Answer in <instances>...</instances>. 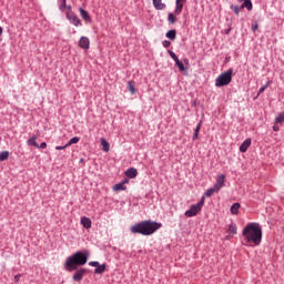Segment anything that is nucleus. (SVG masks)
Listing matches in <instances>:
<instances>
[{
	"instance_id": "f257e3e1",
	"label": "nucleus",
	"mask_w": 284,
	"mask_h": 284,
	"mask_svg": "<svg viewBox=\"0 0 284 284\" xmlns=\"http://www.w3.org/2000/svg\"><path fill=\"white\" fill-rule=\"evenodd\" d=\"M242 235L244 236L245 242L258 246L263 241V229L261 227V224L251 222L243 229Z\"/></svg>"
},
{
	"instance_id": "f03ea898",
	"label": "nucleus",
	"mask_w": 284,
	"mask_h": 284,
	"mask_svg": "<svg viewBox=\"0 0 284 284\" xmlns=\"http://www.w3.org/2000/svg\"><path fill=\"white\" fill-rule=\"evenodd\" d=\"M162 224L150 220L142 221L131 226V234H142V236H152L154 232L161 230Z\"/></svg>"
},
{
	"instance_id": "7ed1b4c3",
	"label": "nucleus",
	"mask_w": 284,
	"mask_h": 284,
	"mask_svg": "<svg viewBox=\"0 0 284 284\" xmlns=\"http://www.w3.org/2000/svg\"><path fill=\"white\" fill-rule=\"evenodd\" d=\"M89 256L90 253H88V251H79L74 253L73 255L67 257L64 263V270H67V272H74V270H78V267H81V265H85V263H88Z\"/></svg>"
},
{
	"instance_id": "20e7f679",
	"label": "nucleus",
	"mask_w": 284,
	"mask_h": 284,
	"mask_svg": "<svg viewBox=\"0 0 284 284\" xmlns=\"http://www.w3.org/2000/svg\"><path fill=\"white\" fill-rule=\"evenodd\" d=\"M233 70L230 69L225 71L224 73L220 74L215 80L216 88H223V85H230L232 83V74Z\"/></svg>"
},
{
	"instance_id": "39448f33",
	"label": "nucleus",
	"mask_w": 284,
	"mask_h": 284,
	"mask_svg": "<svg viewBox=\"0 0 284 284\" xmlns=\"http://www.w3.org/2000/svg\"><path fill=\"white\" fill-rule=\"evenodd\" d=\"M203 205H205V197L202 196L197 204H192L190 210L185 211L184 215L187 219H192V216H196L201 210H203Z\"/></svg>"
},
{
	"instance_id": "423d86ee",
	"label": "nucleus",
	"mask_w": 284,
	"mask_h": 284,
	"mask_svg": "<svg viewBox=\"0 0 284 284\" xmlns=\"http://www.w3.org/2000/svg\"><path fill=\"white\" fill-rule=\"evenodd\" d=\"M68 12H67V19L70 21V23H72V26H75V28H79V26H81V19H79V17H77V14H74V12H72V7H68Z\"/></svg>"
},
{
	"instance_id": "0eeeda50",
	"label": "nucleus",
	"mask_w": 284,
	"mask_h": 284,
	"mask_svg": "<svg viewBox=\"0 0 284 284\" xmlns=\"http://www.w3.org/2000/svg\"><path fill=\"white\" fill-rule=\"evenodd\" d=\"M89 265L91 267H97L94 274H103L108 267L105 264H100L99 262H89Z\"/></svg>"
},
{
	"instance_id": "6e6552de",
	"label": "nucleus",
	"mask_w": 284,
	"mask_h": 284,
	"mask_svg": "<svg viewBox=\"0 0 284 284\" xmlns=\"http://www.w3.org/2000/svg\"><path fill=\"white\" fill-rule=\"evenodd\" d=\"M225 185V174H220L216 178V182L213 185L219 192H221V189Z\"/></svg>"
},
{
	"instance_id": "1a4fd4ad",
	"label": "nucleus",
	"mask_w": 284,
	"mask_h": 284,
	"mask_svg": "<svg viewBox=\"0 0 284 284\" xmlns=\"http://www.w3.org/2000/svg\"><path fill=\"white\" fill-rule=\"evenodd\" d=\"M85 272H88V270L85 268H80L74 274H73V281H75L77 283L83 281V276H85Z\"/></svg>"
},
{
	"instance_id": "9d476101",
	"label": "nucleus",
	"mask_w": 284,
	"mask_h": 284,
	"mask_svg": "<svg viewBox=\"0 0 284 284\" xmlns=\"http://www.w3.org/2000/svg\"><path fill=\"white\" fill-rule=\"evenodd\" d=\"M79 48L82 50H90V39L88 37H81L79 40Z\"/></svg>"
},
{
	"instance_id": "9b49d317",
	"label": "nucleus",
	"mask_w": 284,
	"mask_h": 284,
	"mask_svg": "<svg viewBox=\"0 0 284 284\" xmlns=\"http://www.w3.org/2000/svg\"><path fill=\"white\" fill-rule=\"evenodd\" d=\"M79 12L83 21H85L87 23H92V18L90 17V13H88L87 10H84L83 8H80Z\"/></svg>"
},
{
	"instance_id": "f8f14e48",
	"label": "nucleus",
	"mask_w": 284,
	"mask_h": 284,
	"mask_svg": "<svg viewBox=\"0 0 284 284\" xmlns=\"http://www.w3.org/2000/svg\"><path fill=\"white\" fill-rule=\"evenodd\" d=\"M80 223L85 230H90V227H92V220L89 217L82 216Z\"/></svg>"
},
{
	"instance_id": "ddd939ff",
	"label": "nucleus",
	"mask_w": 284,
	"mask_h": 284,
	"mask_svg": "<svg viewBox=\"0 0 284 284\" xmlns=\"http://www.w3.org/2000/svg\"><path fill=\"white\" fill-rule=\"evenodd\" d=\"M138 174H139V171H136V169L134 168H130L125 171V176H128V179H136Z\"/></svg>"
},
{
	"instance_id": "4468645a",
	"label": "nucleus",
	"mask_w": 284,
	"mask_h": 284,
	"mask_svg": "<svg viewBox=\"0 0 284 284\" xmlns=\"http://www.w3.org/2000/svg\"><path fill=\"white\" fill-rule=\"evenodd\" d=\"M250 145H252V140L246 139L241 145H240V152H247Z\"/></svg>"
},
{
	"instance_id": "2eb2a0df",
	"label": "nucleus",
	"mask_w": 284,
	"mask_h": 284,
	"mask_svg": "<svg viewBox=\"0 0 284 284\" xmlns=\"http://www.w3.org/2000/svg\"><path fill=\"white\" fill-rule=\"evenodd\" d=\"M175 3H176V7L174 10V14L179 16L181 14V12H183V0H176Z\"/></svg>"
},
{
	"instance_id": "dca6fc26",
	"label": "nucleus",
	"mask_w": 284,
	"mask_h": 284,
	"mask_svg": "<svg viewBox=\"0 0 284 284\" xmlns=\"http://www.w3.org/2000/svg\"><path fill=\"white\" fill-rule=\"evenodd\" d=\"M155 10H165V3L162 0H152Z\"/></svg>"
},
{
	"instance_id": "f3484780",
	"label": "nucleus",
	"mask_w": 284,
	"mask_h": 284,
	"mask_svg": "<svg viewBox=\"0 0 284 284\" xmlns=\"http://www.w3.org/2000/svg\"><path fill=\"white\" fill-rule=\"evenodd\" d=\"M100 143L102 145L103 152H110V143L105 140V138H101Z\"/></svg>"
},
{
	"instance_id": "a211bd4d",
	"label": "nucleus",
	"mask_w": 284,
	"mask_h": 284,
	"mask_svg": "<svg viewBox=\"0 0 284 284\" xmlns=\"http://www.w3.org/2000/svg\"><path fill=\"white\" fill-rule=\"evenodd\" d=\"M244 8H246V10H248V12H251L253 6H252V0H244V2L241 6V10H244Z\"/></svg>"
},
{
	"instance_id": "6ab92c4d",
	"label": "nucleus",
	"mask_w": 284,
	"mask_h": 284,
	"mask_svg": "<svg viewBox=\"0 0 284 284\" xmlns=\"http://www.w3.org/2000/svg\"><path fill=\"white\" fill-rule=\"evenodd\" d=\"M128 190V187L125 185H123V183H118L115 185H113V192H121V191H125Z\"/></svg>"
},
{
	"instance_id": "aec40b11",
	"label": "nucleus",
	"mask_w": 284,
	"mask_h": 284,
	"mask_svg": "<svg viewBox=\"0 0 284 284\" xmlns=\"http://www.w3.org/2000/svg\"><path fill=\"white\" fill-rule=\"evenodd\" d=\"M215 193H219V191L216 190V187L213 185V187H211V189H209V190H206L205 191V193H204V197L206 196V197H210V196H212L213 194H215Z\"/></svg>"
},
{
	"instance_id": "412c9836",
	"label": "nucleus",
	"mask_w": 284,
	"mask_h": 284,
	"mask_svg": "<svg viewBox=\"0 0 284 284\" xmlns=\"http://www.w3.org/2000/svg\"><path fill=\"white\" fill-rule=\"evenodd\" d=\"M239 210H241V204L240 203H234L231 206V213L234 214L235 216L239 214Z\"/></svg>"
},
{
	"instance_id": "4be33fe9",
	"label": "nucleus",
	"mask_w": 284,
	"mask_h": 284,
	"mask_svg": "<svg viewBox=\"0 0 284 284\" xmlns=\"http://www.w3.org/2000/svg\"><path fill=\"white\" fill-rule=\"evenodd\" d=\"M166 39H170L171 41H174L176 39V30H170L166 32Z\"/></svg>"
},
{
	"instance_id": "5701e85b",
	"label": "nucleus",
	"mask_w": 284,
	"mask_h": 284,
	"mask_svg": "<svg viewBox=\"0 0 284 284\" xmlns=\"http://www.w3.org/2000/svg\"><path fill=\"white\" fill-rule=\"evenodd\" d=\"M168 21H169V23L174 26V23H176V13H169L168 14Z\"/></svg>"
},
{
	"instance_id": "b1692460",
	"label": "nucleus",
	"mask_w": 284,
	"mask_h": 284,
	"mask_svg": "<svg viewBox=\"0 0 284 284\" xmlns=\"http://www.w3.org/2000/svg\"><path fill=\"white\" fill-rule=\"evenodd\" d=\"M128 90H129V92H131L132 94H136V88H134V81H129V82H128Z\"/></svg>"
},
{
	"instance_id": "393cba45",
	"label": "nucleus",
	"mask_w": 284,
	"mask_h": 284,
	"mask_svg": "<svg viewBox=\"0 0 284 284\" xmlns=\"http://www.w3.org/2000/svg\"><path fill=\"white\" fill-rule=\"evenodd\" d=\"M28 145H33V148H39V143H37V136H32L27 141Z\"/></svg>"
},
{
	"instance_id": "a878e982",
	"label": "nucleus",
	"mask_w": 284,
	"mask_h": 284,
	"mask_svg": "<svg viewBox=\"0 0 284 284\" xmlns=\"http://www.w3.org/2000/svg\"><path fill=\"white\" fill-rule=\"evenodd\" d=\"M237 229H236V224L235 223H231L229 225V234H232L234 236V234H236Z\"/></svg>"
},
{
	"instance_id": "bb28decb",
	"label": "nucleus",
	"mask_w": 284,
	"mask_h": 284,
	"mask_svg": "<svg viewBox=\"0 0 284 284\" xmlns=\"http://www.w3.org/2000/svg\"><path fill=\"white\" fill-rule=\"evenodd\" d=\"M201 123L202 122H200L194 130L193 141H196V139H199V132H201Z\"/></svg>"
},
{
	"instance_id": "cd10ccee",
	"label": "nucleus",
	"mask_w": 284,
	"mask_h": 284,
	"mask_svg": "<svg viewBox=\"0 0 284 284\" xmlns=\"http://www.w3.org/2000/svg\"><path fill=\"white\" fill-rule=\"evenodd\" d=\"M10 158V152L8 151H2L0 153V161H8V159Z\"/></svg>"
},
{
	"instance_id": "c85d7f7f",
	"label": "nucleus",
	"mask_w": 284,
	"mask_h": 284,
	"mask_svg": "<svg viewBox=\"0 0 284 284\" xmlns=\"http://www.w3.org/2000/svg\"><path fill=\"white\" fill-rule=\"evenodd\" d=\"M175 65L179 68L180 72H185L186 71L185 65L183 64V62H181V60H178L175 62Z\"/></svg>"
},
{
	"instance_id": "c756f323",
	"label": "nucleus",
	"mask_w": 284,
	"mask_h": 284,
	"mask_svg": "<svg viewBox=\"0 0 284 284\" xmlns=\"http://www.w3.org/2000/svg\"><path fill=\"white\" fill-rule=\"evenodd\" d=\"M275 123H284V112L278 113V115L275 118Z\"/></svg>"
},
{
	"instance_id": "7c9ffc66",
	"label": "nucleus",
	"mask_w": 284,
	"mask_h": 284,
	"mask_svg": "<svg viewBox=\"0 0 284 284\" xmlns=\"http://www.w3.org/2000/svg\"><path fill=\"white\" fill-rule=\"evenodd\" d=\"M80 139L79 136H74L72 138L68 143H67V146L70 148V145H74L77 143H79Z\"/></svg>"
},
{
	"instance_id": "2f4dec72",
	"label": "nucleus",
	"mask_w": 284,
	"mask_h": 284,
	"mask_svg": "<svg viewBox=\"0 0 284 284\" xmlns=\"http://www.w3.org/2000/svg\"><path fill=\"white\" fill-rule=\"evenodd\" d=\"M65 3H67V0H60L59 10H61V12H65V8H68Z\"/></svg>"
},
{
	"instance_id": "473e14b6",
	"label": "nucleus",
	"mask_w": 284,
	"mask_h": 284,
	"mask_svg": "<svg viewBox=\"0 0 284 284\" xmlns=\"http://www.w3.org/2000/svg\"><path fill=\"white\" fill-rule=\"evenodd\" d=\"M270 83H272V82H271V81H267L265 85H263L262 88H260L258 94H263V92H265V90H267V88H270Z\"/></svg>"
},
{
	"instance_id": "72a5a7b5",
	"label": "nucleus",
	"mask_w": 284,
	"mask_h": 284,
	"mask_svg": "<svg viewBox=\"0 0 284 284\" xmlns=\"http://www.w3.org/2000/svg\"><path fill=\"white\" fill-rule=\"evenodd\" d=\"M231 10H233L234 14H236V16H239L241 12L239 6H236V4H232Z\"/></svg>"
},
{
	"instance_id": "f704fd0d",
	"label": "nucleus",
	"mask_w": 284,
	"mask_h": 284,
	"mask_svg": "<svg viewBox=\"0 0 284 284\" xmlns=\"http://www.w3.org/2000/svg\"><path fill=\"white\" fill-rule=\"evenodd\" d=\"M171 59H173V61L178 62L179 61V57L176 55V53H174L173 51L169 50L168 51Z\"/></svg>"
},
{
	"instance_id": "c9c22d12",
	"label": "nucleus",
	"mask_w": 284,
	"mask_h": 284,
	"mask_svg": "<svg viewBox=\"0 0 284 284\" xmlns=\"http://www.w3.org/2000/svg\"><path fill=\"white\" fill-rule=\"evenodd\" d=\"M162 45H163L164 48H170V45H171L170 40H164V41L162 42Z\"/></svg>"
},
{
	"instance_id": "e433bc0d",
	"label": "nucleus",
	"mask_w": 284,
	"mask_h": 284,
	"mask_svg": "<svg viewBox=\"0 0 284 284\" xmlns=\"http://www.w3.org/2000/svg\"><path fill=\"white\" fill-rule=\"evenodd\" d=\"M39 148H41V150H45L48 148V144L45 142H42Z\"/></svg>"
},
{
	"instance_id": "4c0bfd02",
	"label": "nucleus",
	"mask_w": 284,
	"mask_h": 284,
	"mask_svg": "<svg viewBox=\"0 0 284 284\" xmlns=\"http://www.w3.org/2000/svg\"><path fill=\"white\" fill-rule=\"evenodd\" d=\"M20 278H21V274H17V275L14 276L16 283H19Z\"/></svg>"
},
{
	"instance_id": "58836bf2",
	"label": "nucleus",
	"mask_w": 284,
	"mask_h": 284,
	"mask_svg": "<svg viewBox=\"0 0 284 284\" xmlns=\"http://www.w3.org/2000/svg\"><path fill=\"white\" fill-rule=\"evenodd\" d=\"M252 30H253V32H256V30H258V24H253Z\"/></svg>"
},
{
	"instance_id": "ea45409f",
	"label": "nucleus",
	"mask_w": 284,
	"mask_h": 284,
	"mask_svg": "<svg viewBox=\"0 0 284 284\" xmlns=\"http://www.w3.org/2000/svg\"><path fill=\"white\" fill-rule=\"evenodd\" d=\"M65 148H68V144H65L63 146H55V150H65Z\"/></svg>"
},
{
	"instance_id": "a19ab883",
	"label": "nucleus",
	"mask_w": 284,
	"mask_h": 284,
	"mask_svg": "<svg viewBox=\"0 0 284 284\" xmlns=\"http://www.w3.org/2000/svg\"><path fill=\"white\" fill-rule=\"evenodd\" d=\"M278 130H280L278 125H273V131L274 132H278Z\"/></svg>"
},
{
	"instance_id": "79ce46f5",
	"label": "nucleus",
	"mask_w": 284,
	"mask_h": 284,
	"mask_svg": "<svg viewBox=\"0 0 284 284\" xmlns=\"http://www.w3.org/2000/svg\"><path fill=\"white\" fill-rule=\"evenodd\" d=\"M120 183H123V185H125V183H130V180L125 179V180H123V181L120 182Z\"/></svg>"
},
{
	"instance_id": "37998d69",
	"label": "nucleus",
	"mask_w": 284,
	"mask_h": 284,
	"mask_svg": "<svg viewBox=\"0 0 284 284\" xmlns=\"http://www.w3.org/2000/svg\"><path fill=\"white\" fill-rule=\"evenodd\" d=\"M3 34V28L0 27V37Z\"/></svg>"
},
{
	"instance_id": "c03bdc74",
	"label": "nucleus",
	"mask_w": 284,
	"mask_h": 284,
	"mask_svg": "<svg viewBox=\"0 0 284 284\" xmlns=\"http://www.w3.org/2000/svg\"><path fill=\"white\" fill-rule=\"evenodd\" d=\"M243 1L245 2V0H237L239 3H243Z\"/></svg>"
},
{
	"instance_id": "a18cd8bd",
	"label": "nucleus",
	"mask_w": 284,
	"mask_h": 284,
	"mask_svg": "<svg viewBox=\"0 0 284 284\" xmlns=\"http://www.w3.org/2000/svg\"><path fill=\"white\" fill-rule=\"evenodd\" d=\"M184 61L187 63V61H189V60H187V59H185Z\"/></svg>"
}]
</instances>
